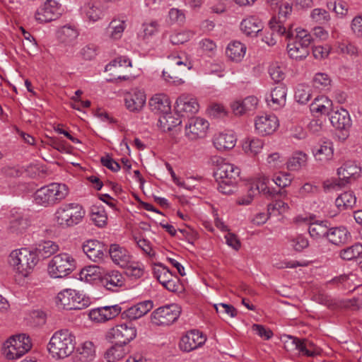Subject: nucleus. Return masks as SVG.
<instances>
[{"instance_id":"1","label":"nucleus","mask_w":362,"mask_h":362,"mask_svg":"<svg viewBox=\"0 0 362 362\" xmlns=\"http://www.w3.org/2000/svg\"><path fill=\"white\" fill-rule=\"evenodd\" d=\"M69 194V188L65 184L53 182L37 189L33 194L35 204L49 207L60 202Z\"/></svg>"},{"instance_id":"2","label":"nucleus","mask_w":362,"mask_h":362,"mask_svg":"<svg viewBox=\"0 0 362 362\" xmlns=\"http://www.w3.org/2000/svg\"><path fill=\"white\" fill-rule=\"evenodd\" d=\"M37 251L26 247L15 250L9 255L10 266L18 274L27 276L38 262Z\"/></svg>"},{"instance_id":"3","label":"nucleus","mask_w":362,"mask_h":362,"mask_svg":"<svg viewBox=\"0 0 362 362\" xmlns=\"http://www.w3.org/2000/svg\"><path fill=\"white\" fill-rule=\"evenodd\" d=\"M86 211L78 203H65L58 207L54 214L57 223L63 228L73 227L80 223Z\"/></svg>"},{"instance_id":"4","label":"nucleus","mask_w":362,"mask_h":362,"mask_svg":"<svg viewBox=\"0 0 362 362\" xmlns=\"http://www.w3.org/2000/svg\"><path fill=\"white\" fill-rule=\"evenodd\" d=\"M76 268L74 257L66 252L52 257L48 264V273L52 278H63L71 274Z\"/></svg>"},{"instance_id":"5","label":"nucleus","mask_w":362,"mask_h":362,"mask_svg":"<svg viewBox=\"0 0 362 362\" xmlns=\"http://www.w3.org/2000/svg\"><path fill=\"white\" fill-rule=\"evenodd\" d=\"M57 304L65 310H82L87 308L90 301L79 291L66 288L57 295Z\"/></svg>"},{"instance_id":"6","label":"nucleus","mask_w":362,"mask_h":362,"mask_svg":"<svg viewBox=\"0 0 362 362\" xmlns=\"http://www.w3.org/2000/svg\"><path fill=\"white\" fill-rule=\"evenodd\" d=\"M180 308L175 303L156 309L151 313V322L158 326H169L180 317Z\"/></svg>"},{"instance_id":"7","label":"nucleus","mask_w":362,"mask_h":362,"mask_svg":"<svg viewBox=\"0 0 362 362\" xmlns=\"http://www.w3.org/2000/svg\"><path fill=\"white\" fill-rule=\"evenodd\" d=\"M61 13V4L57 0H47L35 11V18L40 23H45L57 19Z\"/></svg>"},{"instance_id":"8","label":"nucleus","mask_w":362,"mask_h":362,"mask_svg":"<svg viewBox=\"0 0 362 362\" xmlns=\"http://www.w3.org/2000/svg\"><path fill=\"white\" fill-rule=\"evenodd\" d=\"M270 31L265 33L262 41L269 46H274L277 42L276 36L284 35L287 40L293 37V32L290 25L288 28L281 23H276L275 19H272L269 23Z\"/></svg>"},{"instance_id":"9","label":"nucleus","mask_w":362,"mask_h":362,"mask_svg":"<svg viewBox=\"0 0 362 362\" xmlns=\"http://www.w3.org/2000/svg\"><path fill=\"white\" fill-rule=\"evenodd\" d=\"M33 346L31 341H4L2 351L8 360L21 358Z\"/></svg>"},{"instance_id":"10","label":"nucleus","mask_w":362,"mask_h":362,"mask_svg":"<svg viewBox=\"0 0 362 362\" xmlns=\"http://www.w3.org/2000/svg\"><path fill=\"white\" fill-rule=\"evenodd\" d=\"M209 123L201 117H192L185 125V136L192 141L204 138L209 129Z\"/></svg>"},{"instance_id":"11","label":"nucleus","mask_w":362,"mask_h":362,"mask_svg":"<svg viewBox=\"0 0 362 362\" xmlns=\"http://www.w3.org/2000/svg\"><path fill=\"white\" fill-rule=\"evenodd\" d=\"M83 251L91 261L100 264L107 257L105 245L97 240H88L83 244Z\"/></svg>"},{"instance_id":"12","label":"nucleus","mask_w":362,"mask_h":362,"mask_svg":"<svg viewBox=\"0 0 362 362\" xmlns=\"http://www.w3.org/2000/svg\"><path fill=\"white\" fill-rule=\"evenodd\" d=\"M257 132L262 136L272 134L279 127L278 118L274 115L257 117L255 122Z\"/></svg>"},{"instance_id":"13","label":"nucleus","mask_w":362,"mask_h":362,"mask_svg":"<svg viewBox=\"0 0 362 362\" xmlns=\"http://www.w3.org/2000/svg\"><path fill=\"white\" fill-rule=\"evenodd\" d=\"M146 96L144 91L135 88L127 93L124 95L126 108L132 112H139L144 107Z\"/></svg>"},{"instance_id":"14","label":"nucleus","mask_w":362,"mask_h":362,"mask_svg":"<svg viewBox=\"0 0 362 362\" xmlns=\"http://www.w3.org/2000/svg\"><path fill=\"white\" fill-rule=\"evenodd\" d=\"M75 346L73 341H49L47 350L53 358H64L74 351Z\"/></svg>"},{"instance_id":"15","label":"nucleus","mask_w":362,"mask_h":362,"mask_svg":"<svg viewBox=\"0 0 362 362\" xmlns=\"http://www.w3.org/2000/svg\"><path fill=\"white\" fill-rule=\"evenodd\" d=\"M199 105L196 98L187 94L181 95L176 100L175 110L182 116L194 115L199 111Z\"/></svg>"},{"instance_id":"16","label":"nucleus","mask_w":362,"mask_h":362,"mask_svg":"<svg viewBox=\"0 0 362 362\" xmlns=\"http://www.w3.org/2000/svg\"><path fill=\"white\" fill-rule=\"evenodd\" d=\"M122 311L119 305H107L93 309L89 313V317L95 322H103L113 319Z\"/></svg>"},{"instance_id":"17","label":"nucleus","mask_w":362,"mask_h":362,"mask_svg":"<svg viewBox=\"0 0 362 362\" xmlns=\"http://www.w3.org/2000/svg\"><path fill=\"white\" fill-rule=\"evenodd\" d=\"M108 253L113 263L120 268L127 267L132 259V255L128 250L119 244H111Z\"/></svg>"},{"instance_id":"18","label":"nucleus","mask_w":362,"mask_h":362,"mask_svg":"<svg viewBox=\"0 0 362 362\" xmlns=\"http://www.w3.org/2000/svg\"><path fill=\"white\" fill-rule=\"evenodd\" d=\"M103 286L109 291H116L125 284V278L118 270L106 272L100 278Z\"/></svg>"},{"instance_id":"19","label":"nucleus","mask_w":362,"mask_h":362,"mask_svg":"<svg viewBox=\"0 0 362 362\" xmlns=\"http://www.w3.org/2000/svg\"><path fill=\"white\" fill-rule=\"evenodd\" d=\"M153 307L151 300H146L136 303L122 313V317L129 320L139 319L147 314Z\"/></svg>"},{"instance_id":"20","label":"nucleus","mask_w":362,"mask_h":362,"mask_svg":"<svg viewBox=\"0 0 362 362\" xmlns=\"http://www.w3.org/2000/svg\"><path fill=\"white\" fill-rule=\"evenodd\" d=\"M136 333V329L132 323H124L111 328L107 334V338L109 339H118L119 338L134 339Z\"/></svg>"},{"instance_id":"21","label":"nucleus","mask_w":362,"mask_h":362,"mask_svg":"<svg viewBox=\"0 0 362 362\" xmlns=\"http://www.w3.org/2000/svg\"><path fill=\"white\" fill-rule=\"evenodd\" d=\"M286 100V88L279 83L276 86L266 98L267 105L273 110H278L284 106Z\"/></svg>"},{"instance_id":"22","label":"nucleus","mask_w":362,"mask_h":362,"mask_svg":"<svg viewBox=\"0 0 362 362\" xmlns=\"http://www.w3.org/2000/svg\"><path fill=\"white\" fill-rule=\"evenodd\" d=\"M240 173V170L237 166L221 160L220 164L214 172V175L216 180H238Z\"/></svg>"},{"instance_id":"23","label":"nucleus","mask_w":362,"mask_h":362,"mask_svg":"<svg viewBox=\"0 0 362 362\" xmlns=\"http://www.w3.org/2000/svg\"><path fill=\"white\" fill-rule=\"evenodd\" d=\"M28 220L23 213L17 209H12L10 212L9 226L8 230L11 233H22L28 226Z\"/></svg>"},{"instance_id":"24","label":"nucleus","mask_w":362,"mask_h":362,"mask_svg":"<svg viewBox=\"0 0 362 362\" xmlns=\"http://www.w3.org/2000/svg\"><path fill=\"white\" fill-rule=\"evenodd\" d=\"M361 173V168L351 160L346 161L340 168L337 169V175L340 180L346 183L351 180L358 177Z\"/></svg>"},{"instance_id":"25","label":"nucleus","mask_w":362,"mask_h":362,"mask_svg":"<svg viewBox=\"0 0 362 362\" xmlns=\"http://www.w3.org/2000/svg\"><path fill=\"white\" fill-rule=\"evenodd\" d=\"M243 33L250 37H255L263 29L262 21L255 16H250L244 18L240 23Z\"/></svg>"},{"instance_id":"26","label":"nucleus","mask_w":362,"mask_h":362,"mask_svg":"<svg viewBox=\"0 0 362 362\" xmlns=\"http://www.w3.org/2000/svg\"><path fill=\"white\" fill-rule=\"evenodd\" d=\"M329 120L332 125L337 129L351 128L352 124L349 112L344 108L332 111Z\"/></svg>"},{"instance_id":"27","label":"nucleus","mask_w":362,"mask_h":362,"mask_svg":"<svg viewBox=\"0 0 362 362\" xmlns=\"http://www.w3.org/2000/svg\"><path fill=\"white\" fill-rule=\"evenodd\" d=\"M129 349L126 341L116 342L107 349L104 357L107 362H115L122 359L127 353Z\"/></svg>"},{"instance_id":"28","label":"nucleus","mask_w":362,"mask_h":362,"mask_svg":"<svg viewBox=\"0 0 362 362\" xmlns=\"http://www.w3.org/2000/svg\"><path fill=\"white\" fill-rule=\"evenodd\" d=\"M258 100L255 96H248L243 100H237L231 103L230 107L235 115H242L247 112L255 110Z\"/></svg>"},{"instance_id":"29","label":"nucleus","mask_w":362,"mask_h":362,"mask_svg":"<svg viewBox=\"0 0 362 362\" xmlns=\"http://www.w3.org/2000/svg\"><path fill=\"white\" fill-rule=\"evenodd\" d=\"M236 141V136L233 132L219 133L213 139L214 145L218 151L232 149Z\"/></svg>"},{"instance_id":"30","label":"nucleus","mask_w":362,"mask_h":362,"mask_svg":"<svg viewBox=\"0 0 362 362\" xmlns=\"http://www.w3.org/2000/svg\"><path fill=\"white\" fill-rule=\"evenodd\" d=\"M151 110L155 113L161 114L170 111L169 98L165 94H156L149 100Z\"/></svg>"},{"instance_id":"31","label":"nucleus","mask_w":362,"mask_h":362,"mask_svg":"<svg viewBox=\"0 0 362 362\" xmlns=\"http://www.w3.org/2000/svg\"><path fill=\"white\" fill-rule=\"evenodd\" d=\"M313 152L316 160L325 164L333 158V144L330 141H324L319 146L315 147Z\"/></svg>"},{"instance_id":"32","label":"nucleus","mask_w":362,"mask_h":362,"mask_svg":"<svg viewBox=\"0 0 362 362\" xmlns=\"http://www.w3.org/2000/svg\"><path fill=\"white\" fill-rule=\"evenodd\" d=\"M246 50L245 45L240 41L235 40L228 45L226 54L230 60L239 62L244 58Z\"/></svg>"},{"instance_id":"33","label":"nucleus","mask_w":362,"mask_h":362,"mask_svg":"<svg viewBox=\"0 0 362 362\" xmlns=\"http://www.w3.org/2000/svg\"><path fill=\"white\" fill-rule=\"evenodd\" d=\"M75 349L80 356V360L83 362L90 361L95 356V346L92 341H80Z\"/></svg>"},{"instance_id":"34","label":"nucleus","mask_w":362,"mask_h":362,"mask_svg":"<svg viewBox=\"0 0 362 362\" xmlns=\"http://www.w3.org/2000/svg\"><path fill=\"white\" fill-rule=\"evenodd\" d=\"M291 342L292 346L299 351L303 355L307 356H315L319 355L321 349L315 346L313 342L310 341H286Z\"/></svg>"},{"instance_id":"35","label":"nucleus","mask_w":362,"mask_h":362,"mask_svg":"<svg viewBox=\"0 0 362 362\" xmlns=\"http://www.w3.org/2000/svg\"><path fill=\"white\" fill-rule=\"evenodd\" d=\"M328 240L334 245L345 243L349 237V233L344 227H336L328 230Z\"/></svg>"},{"instance_id":"36","label":"nucleus","mask_w":362,"mask_h":362,"mask_svg":"<svg viewBox=\"0 0 362 362\" xmlns=\"http://www.w3.org/2000/svg\"><path fill=\"white\" fill-rule=\"evenodd\" d=\"M332 102L327 97L316 98L310 105L312 112L321 115H331Z\"/></svg>"},{"instance_id":"37","label":"nucleus","mask_w":362,"mask_h":362,"mask_svg":"<svg viewBox=\"0 0 362 362\" xmlns=\"http://www.w3.org/2000/svg\"><path fill=\"white\" fill-rule=\"evenodd\" d=\"M79 33L77 29L72 25H64L57 32L59 40L66 45L71 44L77 39Z\"/></svg>"},{"instance_id":"38","label":"nucleus","mask_w":362,"mask_h":362,"mask_svg":"<svg viewBox=\"0 0 362 362\" xmlns=\"http://www.w3.org/2000/svg\"><path fill=\"white\" fill-rule=\"evenodd\" d=\"M356 202V197L351 191L344 192L340 194L335 200V204L339 210L351 209Z\"/></svg>"},{"instance_id":"39","label":"nucleus","mask_w":362,"mask_h":362,"mask_svg":"<svg viewBox=\"0 0 362 362\" xmlns=\"http://www.w3.org/2000/svg\"><path fill=\"white\" fill-rule=\"evenodd\" d=\"M308 157L305 153L298 151L294 153L288 160L286 166L290 171H299L306 165Z\"/></svg>"},{"instance_id":"40","label":"nucleus","mask_w":362,"mask_h":362,"mask_svg":"<svg viewBox=\"0 0 362 362\" xmlns=\"http://www.w3.org/2000/svg\"><path fill=\"white\" fill-rule=\"evenodd\" d=\"M82 11L86 17L93 22H96L103 16V11L99 4L93 2H88L82 7Z\"/></svg>"},{"instance_id":"41","label":"nucleus","mask_w":362,"mask_h":362,"mask_svg":"<svg viewBox=\"0 0 362 362\" xmlns=\"http://www.w3.org/2000/svg\"><path fill=\"white\" fill-rule=\"evenodd\" d=\"M329 228L327 221H315L309 223L308 232L311 238L315 240L327 236Z\"/></svg>"},{"instance_id":"42","label":"nucleus","mask_w":362,"mask_h":362,"mask_svg":"<svg viewBox=\"0 0 362 362\" xmlns=\"http://www.w3.org/2000/svg\"><path fill=\"white\" fill-rule=\"evenodd\" d=\"M158 123L160 129L163 132L171 131L174 127L180 125L182 123V120L175 117L170 112L163 113L159 117Z\"/></svg>"},{"instance_id":"43","label":"nucleus","mask_w":362,"mask_h":362,"mask_svg":"<svg viewBox=\"0 0 362 362\" xmlns=\"http://www.w3.org/2000/svg\"><path fill=\"white\" fill-rule=\"evenodd\" d=\"M267 179L265 177L259 178L250 187V191L255 194H262L267 197L272 198L275 196L276 191L267 186Z\"/></svg>"},{"instance_id":"44","label":"nucleus","mask_w":362,"mask_h":362,"mask_svg":"<svg viewBox=\"0 0 362 362\" xmlns=\"http://www.w3.org/2000/svg\"><path fill=\"white\" fill-rule=\"evenodd\" d=\"M293 40V37L290 40ZM287 50L289 56L295 59L300 60L305 59L309 54V49L303 47L302 45L293 39L287 45Z\"/></svg>"},{"instance_id":"45","label":"nucleus","mask_w":362,"mask_h":362,"mask_svg":"<svg viewBox=\"0 0 362 362\" xmlns=\"http://www.w3.org/2000/svg\"><path fill=\"white\" fill-rule=\"evenodd\" d=\"M90 218L95 226L98 227H103L107 224V216L103 206H93Z\"/></svg>"},{"instance_id":"46","label":"nucleus","mask_w":362,"mask_h":362,"mask_svg":"<svg viewBox=\"0 0 362 362\" xmlns=\"http://www.w3.org/2000/svg\"><path fill=\"white\" fill-rule=\"evenodd\" d=\"M126 24L123 20L113 19L107 29L110 37L113 40L120 39L125 29Z\"/></svg>"},{"instance_id":"47","label":"nucleus","mask_w":362,"mask_h":362,"mask_svg":"<svg viewBox=\"0 0 362 362\" xmlns=\"http://www.w3.org/2000/svg\"><path fill=\"white\" fill-rule=\"evenodd\" d=\"M263 141L258 138H247L243 144V151L250 155H256L263 148Z\"/></svg>"},{"instance_id":"48","label":"nucleus","mask_w":362,"mask_h":362,"mask_svg":"<svg viewBox=\"0 0 362 362\" xmlns=\"http://www.w3.org/2000/svg\"><path fill=\"white\" fill-rule=\"evenodd\" d=\"M332 80L325 73H317L313 79V84L315 88L321 91H327L331 88Z\"/></svg>"},{"instance_id":"49","label":"nucleus","mask_w":362,"mask_h":362,"mask_svg":"<svg viewBox=\"0 0 362 362\" xmlns=\"http://www.w3.org/2000/svg\"><path fill=\"white\" fill-rule=\"evenodd\" d=\"M125 269L127 276L134 279H140L144 274V266L143 264L134 262L132 259L128 264L127 267H123Z\"/></svg>"},{"instance_id":"50","label":"nucleus","mask_w":362,"mask_h":362,"mask_svg":"<svg viewBox=\"0 0 362 362\" xmlns=\"http://www.w3.org/2000/svg\"><path fill=\"white\" fill-rule=\"evenodd\" d=\"M26 323L32 327L42 326L46 322V315L44 312L35 310L30 311L26 318Z\"/></svg>"},{"instance_id":"51","label":"nucleus","mask_w":362,"mask_h":362,"mask_svg":"<svg viewBox=\"0 0 362 362\" xmlns=\"http://www.w3.org/2000/svg\"><path fill=\"white\" fill-rule=\"evenodd\" d=\"M362 255V245L355 243L354 245L344 248L340 252V257L345 260H352L358 258Z\"/></svg>"},{"instance_id":"52","label":"nucleus","mask_w":362,"mask_h":362,"mask_svg":"<svg viewBox=\"0 0 362 362\" xmlns=\"http://www.w3.org/2000/svg\"><path fill=\"white\" fill-rule=\"evenodd\" d=\"M38 253L43 257H48L59 250V245L51 240L44 241L36 249Z\"/></svg>"},{"instance_id":"53","label":"nucleus","mask_w":362,"mask_h":362,"mask_svg":"<svg viewBox=\"0 0 362 362\" xmlns=\"http://www.w3.org/2000/svg\"><path fill=\"white\" fill-rule=\"evenodd\" d=\"M296 34L294 40L299 42L303 47L308 49L309 46L313 41L312 35L305 30L298 28L296 29Z\"/></svg>"},{"instance_id":"54","label":"nucleus","mask_w":362,"mask_h":362,"mask_svg":"<svg viewBox=\"0 0 362 362\" xmlns=\"http://www.w3.org/2000/svg\"><path fill=\"white\" fill-rule=\"evenodd\" d=\"M238 180H218L217 189L223 194H231L236 189Z\"/></svg>"},{"instance_id":"55","label":"nucleus","mask_w":362,"mask_h":362,"mask_svg":"<svg viewBox=\"0 0 362 362\" xmlns=\"http://www.w3.org/2000/svg\"><path fill=\"white\" fill-rule=\"evenodd\" d=\"M132 66V61L125 56L118 57L110 62L105 66V71H112L113 69H118L122 67L128 68Z\"/></svg>"},{"instance_id":"56","label":"nucleus","mask_w":362,"mask_h":362,"mask_svg":"<svg viewBox=\"0 0 362 362\" xmlns=\"http://www.w3.org/2000/svg\"><path fill=\"white\" fill-rule=\"evenodd\" d=\"M294 96L298 103L305 104L311 98L310 89L308 86L299 85L295 91Z\"/></svg>"},{"instance_id":"57","label":"nucleus","mask_w":362,"mask_h":362,"mask_svg":"<svg viewBox=\"0 0 362 362\" xmlns=\"http://www.w3.org/2000/svg\"><path fill=\"white\" fill-rule=\"evenodd\" d=\"M310 17L315 23L319 24H326L330 20L329 13L322 8H314L310 13Z\"/></svg>"},{"instance_id":"58","label":"nucleus","mask_w":362,"mask_h":362,"mask_svg":"<svg viewBox=\"0 0 362 362\" xmlns=\"http://www.w3.org/2000/svg\"><path fill=\"white\" fill-rule=\"evenodd\" d=\"M99 273V267L91 265L82 269L80 272V279L86 281L94 280Z\"/></svg>"},{"instance_id":"59","label":"nucleus","mask_w":362,"mask_h":362,"mask_svg":"<svg viewBox=\"0 0 362 362\" xmlns=\"http://www.w3.org/2000/svg\"><path fill=\"white\" fill-rule=\"evenodd\" d=\"M269 74L272 79L276 83L283 81L285 77L284 68L276 63L269 66Z\"/></svg>"},{"instance_id":"60","label":"nucleus","mask_w":362,"mask_h":362,"mask_svg":"<svg viewBox=\"0 0 362 362\" xmlns=\"http://www.w3.org/2000/svg\"><path fill=\"white\" fill-rule=\"evenodd\" d=\"M292 176L288 173H279L273 178L274 182L279 187L284 188L291 183Z\"/></svg>"},{"instance_id":"61","label":"nucleus","mask_w":362,"mask_h":362,"mask_svg":"<svg viewBox=\"0 0 362 362\" xmlns=\"http://www.w3.org/2000/svg\"><path fill=\"white\" fill-rule=\"evenodd\" d=\"M288 208L289 207L287 203L278 199L275 200L267 206V211L269 215L274 214L275 211H276L278 214H280L286 212Z\"/></svg>"},{"instance_id":"62","label":"nucleus","mask_w":362,"mask_h":362,"mask_svg":"<svg viewBox=\"0 0 362 362\" xmlns=\"http://www.w3.org/2000/svg\"><path fill=\"white\" fill-rule=\"evenodd\" d=\"M252 331L260 338L269 339L273 337L272 331L262 325L254 324L252 326Z\"/></svg>"},{"instance_id":"63","label":"nucleus","mask_w":362,"mask_h":362,"mask_svg":"<svg viewBox=\"0 0 362 362\" xmlns=\"http://www.w3.org/2000/svg\"><path fill=\"white\" fill-rule=\"evenodd\" d=\"M214 308L217 313L226 314L231 317H236L238 314L237 310L233 305L226 303L215 304Z\"/></svg>"},{"instance_id":"64","label":"nucleus","mask_w":362,"mask_h":362,"mask_svg":"<svg viewBox=\"0 0 362 362\" xmlns=\"http://www.w3.org/2000/svg\"><path fill=\"white\" fill-rule=\"evenodd\" d=\"M291 243L292 247L297 252H301L309 245L308 240L301 235L292 238Z\"/></svg>"}]
</instances>
